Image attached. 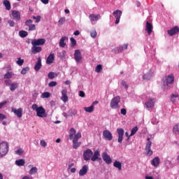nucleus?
Segmentation results:
<instances>
[{"instance_id":"obj_50","label":"nucleus","mask_w":179,"mask_h":179,"mask_svg":"<svg viewBox=\"0 0 179 179\" xmlns=\"http://www.w3.org/2000/svg\"><path fill=\"white\" fill-rule=\"evenodd\" d=\"M42 96L44 99H48V97H50V96H51V94H50V92H43L42 94Z\"/></svg>"},{"instance_id":"obj_26","label":"nucleus","mask_w":179,"mask_h":179,"mask_svg":"<svg viewBox=\"0 0 179 179\" xmlns=\"http://www.w3.org/2000/svg\"><path fill=\"white\" fill-rule=\"evenodd\" d=\"M151 164L152 166H155V167H157V166H159L160 164V159H159V157H155L152 162H151Z\"/></svg>"},{"instance_id":"obj_35","label":"nucleus","mask_w":179,"mask_h":179,"mask_svg":"<svg viewBox=\"0 0 179 179\" xmlns=\"http://www.w3.org/2000/svg\"><path fill=\"white\" fill-rule=\"evenodd\" d=\"M80 138H82V134L78 132L76 134H75L74 138H73V141L78 142V141H79Z\"/></svg>"},{"instance_id":"obj_39","label":"nucleus","mask_w":179,"mask_h":179,"mask_svg":"<svg viewBox=\"0 0 179 179\" xmlns=\"http://www.w3.org/2000/svg\"><path fill=\"white\" fill-rule=\"evenodd\" d=\"M138 127L137 126L134 127L131 131V134H129V136H134V135H135V134H136V132H138Z\"/></svg>"},{"instance_id":"obj_41","label":"nucleus","mask_w":179,"mask_h":179,"mask_svg":"<svg viewBox=\"0 0 179 179\" xmlns=\"http://www.w3.org/2000/svg\"><path fill=\"white\" fill-rule=\"evenodd\" d=\"M81 143V142L78 143V141H73V148L78 149V148L80 146Z\"/></svg>"},{"instance_id":"obj_59","label":"nucleus","mask_w":179,"mask_h":179,"mask_svg":"<svg viewBox=\"0 0 179 179\" xmlns=\"http://www.w3.org/2000/svg\"><path fill=\"white\" fill-rule=\"evenodd\" d=\"M71 115H76L78 114V111L76 110H72L70 113Z\"/></svg>"},{"instance_id":"obj_42","label":"nucleus","mask_w":179,"mask_h":179,"mask_svg":"<svg viewBox=\"0 0 179 179\" xmlns=\"http://www.w3.org/2000/svg\"><path fill=\"white\" fill-rule=\"evenodd\" d=\"M36 173H37V167H32L29 171V174H30V176L36 174Z\"/></svg>"},{"instance_id":"obj_47","label":"nucleus","mask_w":179,"mask_h":179,"mask_svg":"<svg viewBox=\"0 0 179 179\" xmlns=\"http://www.w3.org/2000/svg\"><path fill=\"white\" fill-rule=\"evenodd\" d=\"M29 70L30 69L29 67H25L22 69V70L21 71L22 75H26Z\"/></svg>"},{"instance_id":"obj_6","label":"nucleus","mask_w":179,"mask_h":179,"mask_svg":"<svg viewBox=\"0 0 179 179\" xmlns=\"http://www.w3.org/2000/svg\"><path fill=\"white\" fill-rule=\"evenodd\" d=\"M31 44L33 47H36L37 45H44V44H45V38L32 39Z\"/></svg>"},{"instance_id":"obj_61","label":"nucleus","mask_w":179,"mask_h":179,"mask_svg":"<svg viewBox=\"0 0 179 179\" xmlns=\"http://www.w3.org/2000/svg\"><path fill=\"white\" fill-rule=\"evenodd\" d=\"M4 83H5V85H6V86H10V80H6L5 81H4Z\"/></svg>"},{"instance_id":"obj_17","label":"nucleus","mask_w":179,"mask_h":179,"mask_svg":"<svg viewBox=\"0 0 179 179\" xmlns=\"http://www.w3.org/2000/svg\"><path fill=\"white\" fill-rule=\"evenodd\" d=\"M167 33L169 34V36H174V34H177V33H179V27L178 26H176L173 28H172L171 29H169L167 31Z\"/></svg>"},{"instance_id":"obj_33","label":"nucleus","mask_w":179,"mask_h":179,"mask_svg":"<svg viewBox=\"0 0 179 179\" xmlns=\"http://www.w3.org/2000/svg\"><path fill=\"white\" fill-rule=\"evenodd\" d=\"M75 134H76V130L74 128H71L70 129L69 139L71 140L73 139V136H75Z\"/></svg>"},{"instance_id":"obj_36","label":"nucleus","mask_w":179,"mask_h":179,"mask_svg":"<svg viewBox=\"0 0 179 179\" xmlns=\"http://www.w3.org/2000/svg\"><path fill=\"white\" fill-rule=\"evenodd\" d=\"M24 159H19L15 161V164L19 166H24Z\"/></svg>"},{"instance_id":"obj_18","label":"nucleus","mask_w":179,"mask_h":179,"mask_svg":"<svg viewBox=\"0 0 179 179\" xmlns=\"http://www.w3.org/2000/svg\"><path fill=\"white\" fill-rule=\"evenodd\" d=\"M11 15L14 20H16L17 22H19L20 20V12H19L18 10H13L11 12Z\"/></svg>"},{"instance_id":"obj_57","label":"nucleus","mask_w":179,"mask_h":179,"mask_svg":"<svg viewBox=\"0 0 179 179\" xmlns=\"http://www.w3.org/2000/svg\"><path fill=\"white\" fill-rule=\"evenodd\" d=\"M120 113L122 115H127V109L125 108H122L120 110Z\"/></svg>"},{"instance_id":"obj_27","label":"nucleus","mask_w":179,"mask_h":179,"mask_svg":"<svg viewBox=\"0 0 179 179\" xmlns=\"http://www.w3.org/2000/svg\"><path fill=\"white\" fill-rule=\"evenodd\" d=\"M66 90H63L62 91V96L61 98V100H62L64 103H66V101H68V95H66Z\"/></svg>"},{"instance_id":"obj_49","label":"nucleus","mask_w":179,"mask_h":179,"mask_svg":"<svg viewBox=\"0 0 179 179\" xmlns=\"http://www.w3.org/2000/svg\"><path fill=\"white\" fill-rule=\"evenodd\" d=\"M71 43V47H75L76 45V40L73 38V37H71L70 38Z\"/></svg>"},{"instance_id":"obj_1","label":"nucleus","mask_w":179,"mask_h":179,"mask_svg":"<svg viewBox=\"0 0 179 179\" xmlns=\"http://www.w3.org/2000/svg\"><path fill=\"white\" fill-rule=\"evenodd\" d=\"M31 109L36 111V115L39 117V118H45L48 115L45 109L43 106H38V105L36 103L31 106Z\"/></svg>"},{"instance_id":"obj_9","label":"nucleus","mask_w":179,"mask_h":179,"mask_svg":"<svg viewBox=\"0 0 179 179\" xmlns=\"http://www.w3.org/2000/svg\"><path fill=\"white\" fill-rule=\"evenodd\" d=\"M117 133L118 134L117 141L119 142V143H122V141L124 140V129H117Z\"/></svg>"},{"instance_id":"obj_16","label":"nucleus","mask_w":179,"mask_h":179,"mask_svg":"<svg viewBox=\"0 0 179 179\" xmlns=\"http://www.w3.org/2000/svg\"><path fill=\"white\" fill-rule=\"evenodd\" d=\"M156 102V100L155 99H149L148 101L145 102V105L147 108H153L155 107V103Z\"/></svg>"},{"instance_id":"obj_62","label":"nucleus","mask_w":179,"mask_h":179,"mask_svg":"<svg viewBox=\"0 0 179 179\" xmlns=\"http://www.w3.org/2000/svg\"><path fill=\"white\" fill-rule=\"evenodd\" d=\"M122 85L125 87V89H128V85L125 81H122Z\"/></svg>"},{"instance_id":"obj_15","label":"nucleus","mask_w":179,"mask_h":179,"mask_svg":"<svg viewBox=\"0 0 179 179\" xmlns=\"http://www.w3.org/2000/svg\"><path fill=\"white\" fill-rule=\"evenodd\" d=\"M174 82V76L173 74H171L165 78V81L164 83L169 86V85H171Z\"/></svg>"},{"instance_id":"obj_51","label":"nucleus","mask_w":179,"mask_h":179,"mask_svg":"<svg viewBox=\"0 0 179 179\" xmlns=\"http://www.w3.org/2000/svg\"><path fill=\"white\" fill-rule=\"evenodd\" d=\"M48 86H49V87H54L57 86V82L51 81L50 83H49Z\"/></svg>"},{"instance_id":"obj_46","label":"nucleus","mask_w":179,"mask_h":179,"mask_svg":"<svg viewBox=\"0 0 179 179\" xmlns=\"http://www.w3.org/2000/svg\"><path fill=\"white\" fill-rule=\"evenodd\" d=\"M32 19L36 20L35 23H39V22L41 21V16H40V15H37L36 17V16H33Z\"/></svg>"},{"instance_id":"obj_24","label":"nucleus","mask_w":179,"mask_h":179,"mask_svg":"<svg viewBox=\"0 0 179 179\" xmlns=\"http://www.w3.org/2000/svg\"><path fill=\"white\" fill-rule=\"evenodd\" d=\"M41 66H42V64H41V57H38V61H37L36 64L34 66L35 71L36 72H38V70L41 69Z\"/></svg>"},{"instance_id":"obj_54","label":"nucleus","mask_w":179,"mask_h":179,"mask_svg":"<svg viewBox=\"0 0 179 179\" xmlns=\"http://www.w3.org/2000/svg\"><path fill=\"white\" fill-rule=\"evenodd\" d=\"M64 23H65V17H61L59 20V24H64Z\"/></svg>"},{"instance_id":"obj_20","label":"nucleus","mask_w":179,"mask_h":179,"mask_svg":"<svg viewBox=\"0 0 179 179\" xmlns=\"http://www.w3.org/2000/svg\"><path fill=\"white\" fill-rule=\"evenodd\" d=\"M65 41H68V37L67 36H63L61 38L59 42V45L62 48H65V46L66 45V43Z\"/></svg>"},{"instance_id":"obj_52","label":"nucleus","mask_w":179,"mask_h":179,"mask_svg":"<svg viewBox=\"0 0 179 179\" xmlns=\"http://www.w3.org/2000/svg\"><path fill=\"white\" fill-rule=\"evenodd\" d=\"M15 153L16 155H19V156H22V155H23V150L20 148L15 151Z\"/></svg>"},{"instance_id":"obj_64","label":"nucleus","mask_w":179,"mask_h":179,"mask_svg":"<svg viewBox=\"0 0 179 179\" xmlns=\"http://www.w3.org/2000/svg\"><path fill=\"white\" fill-rule=\"evenodd\" d=\"M74 36H79V34H80V32H79V31H76L73 33Z\"/></svg>"},{"instance_id":"obj_37","label":"nucleus","mask_w":179,"mask_h":179,"mask_svg":"<svg viewBox=\"0 0 179 179\" xmlns=\"http://www.w3.org/2000/svg\"><path fill=\"white\" fill-rule=\"evenodd\" d=\"M12 76H13V73L12 72L8 71L3 76L4 79H12Z\"/></svg>"},{"instance_id":"obj_58","label":"nucleus","mask_w":179,"mask_h":179,"mask_svg":"<svg viewBox=\"0 0 179 179\" xmlns=\"http://www.w3.org/2000/svg\"><path fill=\"white\" fill-rule=\"evenodd\" d=\"M6 118V116L2 113H0V121H3Z\"/></svg>"},{"instance_id":"obj_53","label":"nucleus","mask_w":179,"mask_h":179,"mask_svg":"<svg viewBox=\"0 0 179 179\" xmlns=\"http://www.w3.org/2000/svg\"><path fill=\"white\" fill-rule=\"evenodd\" d=\"M8 23L10 27H15V22L13 20H8Z\"/></svg>"},{"instance_id":"obj_10","label":"nucleus","mask_w":179,"mask_h":179,"mask_svg":"<svg viewBox=\"0 0 179 179\" xmlns=\"http://www.w3.org/2000/svg\"><path fill=\"white\" fill-rule=\"evenodd\" d=\"M122 15V11L120 10H117L113 12V16L115 17V24H118L120 23V19H121V16Z\"/></svg>"},{"instance_id":"obj_19","label":"nucleus","mask_w":179,"mask_h":179,"mask_svg":"<svg viewBox=\"0 0 179 179\" xmlns=\"http://www.w3.org/2000/svg\"><path fill=\"white\" fill-rule=\"evenodd\" d=\"M88 170H89V168L87 167V165H84L79 171L80 177H83V176H86V174H87Z\"/></svg>"},{"instance_id":"obj_22","label":"nucleus","mask_w":179,"mask_h":179,"mask_svg":"<svg viewBox=\"0 0 179 179\" xmlns=\"http://www.w3.org/2000/svg\"><path fill=\"white\" fill-rule=\"evenodd\" d=\"M101 17L100 14H90L89 15V19L90 20H91V22H97V20H99Z\"/></svg>"},{"instance_id":"obj_44","label":"nucleus","mask_w":179,"mask_h":179,"mask_svg":"<svg viewBox=\"0 0 179 179\" xmlns=\"http://www.w3.org/2000/svg\"><path fill=\"white\" fill-rule=\"evenodd\" d=\"M178 97V94H173L171 96V101H172V103H176V99H177Z\"/></svg>"},{"instance_id":"obj_3","label":"nucleus","mask_w":179,"mask_h":179,"mask_svg":"<svg viewBox=\"0 0 179 179\" xmlns=\"http://www.w3.org/2000/svg\"><path fill=\"white\" fill-rule=\"evenodd\" d=\"M120 101H121V97L120 96H117L112 99L110 101V108L113 109L120 108Z\"/></svg>"},{"instance_id":"obj_29","label":"nucleus","mask_w":179,"mask_h":179,"mask_svg":"<svg viewBox=\"0 0 179 179\" xmlns=\"http://www.w3.org/2000/svg\"><path fill=\"white\" fill-rule=\"evenodd\" d=\"M3 5H4L6 10H10L11 6H10V1H9V0H4L3 1Z\"/></svg>"},{"instance_id":"obj_7","label":"nucleus","mask_w":179,"mask_h":179,"mask_svg":"<svg viewBox=\"0 0 179 179\" xmlns=\"http://www.w3.org/2000/svg\"><path fill=\"white\" fill-rule=\"evenodd\" d=\"M25 26L29 27L28 31H34L36 30V24H33L32 20H27L25 21Z\"/></svg>"},{"instance_id":"obj_45","label":"nucleus","mask_w":179,"mask_h":179,"mask_svg":"<svg viewBox=\"0 0 179 179\" xmlns=\"http://www.w3.org/2000/svg\"><path fill=\"white\" fill-rule=\"evenodd\" d=\"M16 64L19 65V66H22L23 64H24V60L22 59L20 57L17 59V61L16 62Z\"/></svg>"},{"instance_id":"obj_43","label":"nucleus","mask_w":179,"mask_h":179,"mask_svg":"<svg viewBox=\"0 0 179 179\" xmlns=\"http://www.w3.org/2000/svg\"><path fill=\"white\" fill-rule=\"evenodd\" d=\"M90 36L92 38H96V37H97V32L96 31V29H92L91 31Z\"/></svg>"},{"instance_id":"obj_38","label":"nucleus","mask_w":179,"mask_h":179,"mask_svg":"<svg viewBox=\"0 0 179 179\" xmlns=\"http://www.w3.org/2000/svg\"><path fill=\"white\" fill-rule=\"evenodd\" d=\"M173 134H179V124H176L173 128Z\"/></svg>"},{"instance_id":"obj_5","label":"nucleus","mask_w":179,"mask_h":179,"mask_svg":"<svg viewBox=\"0 0 179 179\" xmlns=\"http://www.w3.org/2000/svg\"><path fill=\"white\" fill-rule=\"evenodd\" d=\"M83 156L84 160H85V162H88V160L91 159L92 156H93V151L90 149H87L84 151Z\"/></svg>"},{"instance_id":"obj_2","label":"nucleus","mask_w":179,"mask_h":179,"mask_svg":"<svg viewBox=\"0 0 179 179\" xmlns=\"http://www.w3.org/2000/svg\"><path fill=\"white\" fill-rule=\"evenodd\" d=\"M9 152V145L6 142H2L0 143V157H3L6 156Z\"/></svg>"},{"instance_id":"obj_40","label":"nucleus","mask_w":179,"mask_h":179,"mask_svg":"<svg viewBox=\"0 0 179 179\" xmlns=\"http://www.w3.org/2000/svg\"><path fill=\"white\" fill-rule=\"evenodd\" d=\"M103 71V66L101 64H99L95 68V71L97 72V73H100Z\"/></svg>"},{"instance_id":"obj_48","label":"nucleus","mask_w":179,"mask_h":179,"mask_svg":"<svg viewBox=\"0 0 179 179\" xmlns=\"http://www.w3.org/2000/svg\"><path fill=\"white\" fill-rule=\"evenodd\" d=\"M55 73L54 72H50L48 74V77L49 79H54V78H55Z\"/></svg>"},{"instance_id":"obj_32","label":"nucleus","mask_w":179,"mask_h":179,"mask_svg":"<svg viewBox=\"0 0 179 179\" xmlns=\"http://www.w3.org/2000/svg\"><path fill=\"white\" fill-rule=\"evenodd\" d=\"M19 36L22 38H24V37H27V36H29V33L26 31H20Z\"/></svg>"},{"instance_id":"obj_55","label":"nucleus","mask_w":179,"mask_h":179,"mask_svg":"<svg viewBox=\"0 0 179 179\" xmlns=\"http://www.w3.org/2000/svg\"><path fill=\"white\" fill-rule=\"evenodd\" d=\"M41 146H43V148H45L47 146V143L44 140H41Z\"/></svg>"},{"instance_id":"obj_8","label":"nucleus","mask_w":179,"mask_h":179,"mask_svg":"<svg viewBox=\"0 0 179 179\" xmlns=\"http://www.w3.org/2000/svg\"><path fill=\"white\" fill-rule=\"evenodd\" d=\"M127 48H128V43L115 48V49L112 50V52H115V54H120V52H122L124 50H127Z\"/></svg>"},{"instance_id":"obj_4","label":"nucleus","mask_w":179,"mask_h":179,"mask_svg":"<svg viewBox=\"0 0 179 179\" xmlns=\"http://www.w3.org/2000/svg\"><path fill=\"white\" fill-rule=\"evenodd\" d=\"M147 141H148V143L145 145V152L147 156H152L153 155V151L151 150L152 148V141H150V138H148Z\"/></svg>"},{"instance_id":"obj_13","label":"nucleus","mask_w":179,"mask_h":179,"mask_svg":"<svg viewBox=\"0 0 179 179\" xmlns=\"http://www.w3.org/2000/svg\"><path fill=\"white\" fill-rule=\"evenodd\" d=\"M102 159L106 164H111L113 163V160L111 159V157H110V155L107 154V152H103L102 154Z\"/></svg>"},{"instance_id":"obj_63","label":"nucleus","mask_w":179,"mask_h":179,"mask_svg":"<svg viewBox=\"0 0 179 179\" xmlns=\"http://www.w3.org/2000/svg\"><path fill=\"white\" fill-rule=\"evenodd\" d=\"M43 3L47 5L49 2V0H41Z\"/></svg>"},{"instance_id":"obj_12","label":"nucleus","mask_w":179,"mask_h":179,"mask_svg":"<svg viewBox=\"0 0 179 179\" xmlns=\"http://www.w3.org/2000/svg\"><path fill=\"white\" fill-rule=\"evenodd\" d=\"M74 59L77 62V64H79V62L82 61V53L80 52V50H75Z\"/></svg>"},{"instance_id":"obj_56","label":"nucleus","mask_w":179,"mask_h":179,"mask_svg":"<svg viewBox=\"0 0 179 179\" xmlns=\"http://www.w3.org/2000/svg\"><path fill=\"white\" fill-rule=\"evenodd\" d=\"M7 103H8V101H6L1 102L0 103V110H1V108H2L3 107V106H6Z\"/></svg>"},{"instance_id":"obj_28","label":"nucleus","mask_w":179,"mask_h":179,"mask_svg":"<svg viewBox=\"0 0 179 179\" xmlns=\"http://www.w3.org/2000/svg\"><path fill=\"white\" fill-rule=\"evenodd\" d=\"M41 47L40 46H33L31 48L32 54H37V52H41Z\"/></svg>"},{"instance_id":"obj_30","label":"nucleus","mask_w":179,"mask_h":179,"mask_svg":"<svg viewBox=\"0 0 179 179\" xmlns=\"http://www.w3.org/2000/svg\"><path fill=\"white\" fill-rule=\"evenodd\" d=\"M113 166L114 167H115L116 169H118V170L120 171H121V170H122V165L121 164V163L118 161H115V162L113 163Z\"/></svg>"},{"instance_id":"obj_60","label":"nucleus","mask_w":179,"mask_h":179,"mask_svg":"<svg viewBox=\"0 0 179 179\" xmlns=\"http://www.w3.org/2000/svg\"><path fill=\"white\" fill-rule=\"evenodd\" d=\"M79 96H80V97H85V92L80 91L79 92Z\"/></svg>"},{"instance_id":"obj_34","label":"nucleus","mask_w":179,"mask_h":179,"mask_svg":"<svg viewBox=\"0 0 179 179\" xmlns=\"http://www.w3.org/2000/svg\"><path fill=\"white\" fill-rule=\"evenodd\" d=\"M84 110L85 111H86V113H93V111H94V106L92 105L91 106L89 107H85Z\"/></svg>"},{"instance_id":"obj_21","label":"nucleus","mask_w":179,"mask_h":179,"mask_svg":"<svg viewBox=\"0 0 179 179\" xmlns=\"http://www.w3.org/2000/svg\"><path fill=\"white\" fill-rule=\"evenodd\" d=\"M145 30L148 34H152V31H153V25L148 21L146 22Z\"/></svg>"},{"instance_id":"obj_11","label":"nucleus","mask_w":179,"mask_h":179,"mask_svg":"<svg viewBox=\"0 0 179 179\" xmlns=\"http://www.w3.org/2000/svg\"><path fill=\"white\" fill-rule=\"evenodd\" d=\"M11 111L12 113H14L18 118H22V115H23V108H19L18 109H16L15 108H12Z\"/></svg>"},{"instance_id":"obj_31","label":"nucleus","mask_w":179,"mask_h":179,"mask_svg":"<svg viewBox=\"0 0 179 179\" xmlns=\"http://www.w3.org/2000/svg\"><path fill=\"white\" fill-rule=\"evenodd\" d=\"M18 86H19V85L17 84V83H13L10 85V90L11 92H15V90H16V89H17Z\"/></svg>"},{"instance_id":"obj_25","label":"nucleus","mask_w":179,"mask_h":179,"mask_svg":"<svg viewBox=\"0 0 179 179\" xmlns=\"http://www.w3.org/2000/svg\"><path fill=\"white\" fill-rule=\"evenodd\" d=\"M54 59H55V55L54 54H50L46 59V64L48 65L52 64V62H54Z\"/></svg>"},{"instance_id":"obj_14","label":"nucleus","mask_w":179,"mask_h":179,"mask_svg":"<svg viewBox=\"0 0 179 179\" xmlns=\"http://www.w3.org/2000/svg\"><path fill=\"white\" fill-rule=\"evenodd\" d=\"M103 136L106 141H113V134L108 130L103 131Z\"/></svg>"},{"instance_id":"obj_23","label":"nucleus","mask_w":179,"mask_h":179,"mask_svg":"<svg viewBox=\"0 0 179 179\" xmlns=\"http://www.w3.org/2000/svg\"><path fill=\"white\" fill-rule=\"evenodd\" d=\"M99 159H100V152L96 150L94 152V155H92L91 160L92 162H96V160H99Z\"/></svg>"}]
</instances>
